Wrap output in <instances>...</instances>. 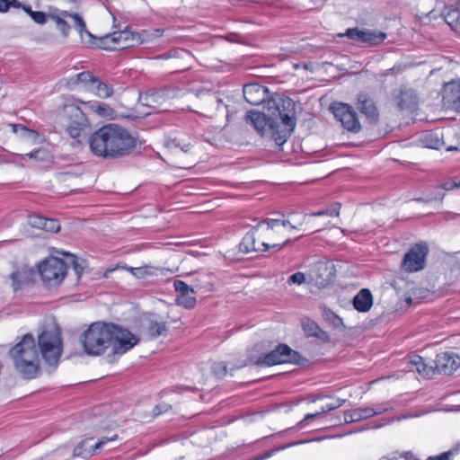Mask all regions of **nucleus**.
Wrapping results in <instances>:
<instances>
[{
	"mask_svg": "<svg viewBox=\"0 0 460 460\" xmlns=\"http://www.w3.org/2000/svg\"><path fill=\"white\" fill-rule=\"evenodd\" d=\"M245 121L261 137H269L281 146L296 125L295 102L289 97H273L265 102L262 111H247Z\"/></svg>",
	"mask_w": 460,
	"mask_h": 460,
	"instance_id": "nucleus-1",
	"label": "nucleus"
},
{
	"mask_svg": "<svg viewBox=\"0 0 460 460\" xmlns=\"http://www.w3.org/2000/svg\"><path fill=\"white\" fill-rule=\"evenodd\" d=\"M92 153L103 159H119L134 152L137 139L128 129L109 123L95 130L89 137Z\"/></svg>",
	"mask_w": 460,
	"mask_h": 460,
	"instance_id": "nucleus-2",
	"label": "nucleus"
},
{
	"mask_svg": "<svg viewBox=\"0 0 460 460\" xmlns=\"http://www.w3.org/2000/svg\"><path fill=\"white\" fill-rule=\"evenodd\" d=\"M9 355L15 369L23 378L33 379L40 375L39 351L32 334H25L21 341L10 349Z\"/></svg>",
	"mask_w": 460,
	"mask_h": 460,
	"instance_id": "nucleus-3",
	"label": "nucleus"
},
{
	"mask_svg": "<svg viewBox=\"0 0 460 460\" xmlns=\"http://www.w3.org/2000/svg\"><path fill=\"white\" fill-rule=\"evenodd\" d=\"M115 323L95 322L81 335V343L84 352L90 356H100L111 347L112 341V330Z\"/></svg>",
	"mask_w": 460,
	"mask_h": 460,
	"instance_id": "nucleus-4",
	"label": "nucleus"
},
{
	"mask_svg": "<svg viewBox=\"0 0 460 460\" xmlns=\"http://www.w3.org/2000/svg\"><path fill=\"white\" fill-rule=\"evenodd\" d=\"M38 347L44 361L56 367L63 351L61 330L58 326L45 328L38 336Z\"/></svg>",
	"mask_w": 460,
	"mask_h": 460,
	"instance_id": "nucleus-5",
	"label": "nucleus"
},
{
	"mask_svg": "<svg viewBox=\"0 0 460 460\" xmlns=\"http://www.w3.org/2000/svg\"><path fill=\"white\" fill-rule=\"evenodd\" d=\"M306 361L297 351L292 349L287 344H279L273 350L260 357L256 364L261 366H273L283 363L304 365Z\"/></svg>",
	"mask_w": 460,
	"mask_h": 460,
	"instance_id": "nucleus-6",
	"label": "nucleus"
},
{
	"mask_svg": "<svg viewBox=\"0 0 460 460\" xmlns=\"http://www.w3.org/2000/svg\"><path fill=\"white\" fill-rule=\"evenodd\" d=\"M39 273L49 287L60 284L67 271V263L57 257H49L39 264Z\"/></svg>",
	"mask_w": 460,
	"mask_h": 460,
	"instance_id": "nucleus-7",
	"label": "nucleus"
},
{
	"mask_svg": "<svg viewBox=\"0 0 460 460\" xmlns=\"http://www.w3.org/2000/svg\"><path fill=\"white\" fill-rule=\"evenodd\" d=\"M263 225V222H260L256 226L252 227L249 232L245 234L242 242L239 243V251L243 253H249L252 252H267L270 249H273L274 252L279 251L286 244L291 243L290 238H286L283 243H272L270 244L267 242H262L260 244L256 243L255 232L260 226Z\"/></svg>",
	"mask_w": 460,
	"mask_h": 460,
	"instance_id": "nucleus-8",
	"label": "nucleus"
},
{
	"mask_svg": "<svg viewBox=\"0 0 460 460\" xmlns=\"http://www.w3.org/2000/svg\"><path fill=\"white\" fill-rule=\"evenodd\" d=\"M66 111L70 119L66 127V132L71 137L77 139V142L80 143L82 138L88 133V119L85 114L77 106L66 107Z\"/></svg>",
	"mask_w": 460,
	"mask_h": 460,
	"instance_id": "nucleus-9",
	"label": "nucleus"
},
{
	"mask_svg": "<svg viewBox=\"0 0 460 460\" xmlns=\"http://www.w3.org/2000/svg\"><path fill=\"white\" fill-rule=\"evenodd\" d=\"M139 342V338L128 329L115 324L112 330L111 351L115 355H122L130 350Z\"/></svg>",
	"mask_w": 460,
	"mask_h": 460,
	"instance_id": "nucleus-10",
	"label": "nucleus"
},
{
	"mask_svg": "<svg viewBox=\"0 0 460 460\" xmlns=\"http://www.w3.org/2000/svg\"><path fill=\"white\" fill-rule=\"evenodd\" d=\"M332 113L342 127L351 133H358L361 130V125L358 114L352 106L347 103H337L332 106Z\"/></svg>",
	"mask_w": 460,
	"mask_h": 460,
	"instance_id": "nucleus-11",
	"label": "nucleus"
},
{
	"mask_svg": "<svg viewBox=\"0 0 460 460\" xmlns=\"http://www.w3.org/2000/svg\"><path fill=\"white\" fill-rule=\"evenodd\" d=\"M58 13H49V18L53 20L57 27L61 31L64 37H67L70 30V26L67 22L65 20L66 17H70L75 22V27L77 29L78 32L83 35L84 32H86L88 35H91L90 32L86 30V25L84 19L78 13H72L68 11H58Z\"/></svg>",
	"mask_w": 460,
	"mask_h": 460,
	"instance_id": "nucleus-12",
	"label": "nucleus"
},
{
	"mask_svg": "<svg viewBox=\"0 0 460 460\" xmlns=\"http://www.w3.org/2000/svg\"><path fill=\"white\" fill-rule=\"evenodd\" d=\"M117 438L116 434L111 437H102L94 445L91 444L93 440V438H84L73 448L72 456L84 459L89 458L101 450L108 442L114 441Z\"/></svg>",
	"mask_w": 460,
	"mask_h": 460,
	"instance_id": "nucleus-13",
	"label": "nucleus"
},
{
	"mask_svg": "<svg viewBox=\"0 0 460 460\" xmlns=\"http://www.w3.org/2000/svg\"><path fill=\"white\" fill-rule=\"evenodd\" d=\"M428 247L422 244L413 246L403 257L402 266L409 272H415L424 268Z\"/></svg>",
	"mask_w": 460,
	"mask_h": 460,
	"instance_id": "nucleus-14",
	"label": "nucleus"
},
{
	"mask_svg": "<svg viewBox=\"0 0 460 460\" xmlns=\"http://www.w3.org/2000/svg\"><path fill=\"white\" fill-rule=\"evenodd\" d=\"M106 39L111 40L113 43L122 44L121 48L125 49L142 44L148 40L150 36L146 31L138 33L124 30L113 32L111 35L106 36Z\"/></svg>",
	"mask_w": 460,
	"mask_h": 460,
	"instance_id": "nucleus-15",
	"label": "nucleus"
},
{
	"mask_svg": "<svg viewBox=\"0 0 460 460\" xmlns=\"http://www.w3.org/2000/svg\"><path fill=\"white\" fill-rule=\"evenodd\" d=\"M442 102L447 109L460 112V79L452 80L443 85Z\"/></svg>",
	"mask_w": 460,
	"mask_h": 460,
	"instance_id": "nucleus-16",
	"label": "nucleus"
},
{
	"mask_svg": "<svg viewBox=\"0 0 460 460\" xmlns=\"http://www.w3.org/2000/svg\"><path fill=\"white\" fill-rule=\"evenodd\" d=\"M460 366V358L453 352H441L434 360L435 373L451 375Z\"/></svg>",
	"mask_w": 460,
	"mask_h": 460,
	"instance_id": "nucleus-17",
	"label": "nucleus"
},
{
	"mask_svg": "<svg viewBox=\"0 0 460 460\" xmlns=\"http://www.w3.org/2000/svg\"><path fill=\"white\" fill-rule=\"evenodd\" d=\"M357 109L365 115L370 123H376L379 112L374 100L366 93H359L357 97Z\"/></svg>",
	"mask_w": 460,
	"mask_h": 460,
	"instance_id": "nucleus-18",
	"label": "nucleus"
},
{
	"mask_svg": "<svg viewBox=\"0 0 460 460\" xmlns=\"http://www.w3.org/2000/svg\"><path fill=\"white\" fill-rule=\"evenodd\" d=\"M35 275V270L27 265H22L17 268L9 275V279L12 280L11 286L13 291H17L21 289L23 285L33 281Z\"/></svg>",
	"mask_w": 460,
	"mask_h": 460,
	"instance_id": "nucleus-19",
	"label": "nucleus"
},
{
	"mask_svg": "<svg viewBox=\"0 0 460 460\" xmlns=\"http://www.w3.org/2000/svg\"><path fill=\"white\" fill-rule=\"evenodd\" d=\"M267 88L258 84H248L243 86V97L252 105L262 103L267 96Z\"/></svg>",
	"mask_w": 460,
	"mask_h": 460,
	"instance_id": "nucleus-20",
	"label": "nucleus"
},
{
	"mask_svg": "<svg viewBox=\"0 0 460 460\" xmlns=\"http://www.w3.org/2000/svg\"><path fill=\"white\" fill-rule=\"evenodd\" d=\"M301 325L305 335L307 338L314 337L323 342H328L330 341L329 334L322 330L318 323L310 318H303L301 320Z\"/></svg>",
	"mask_w": 460,
	"mask_h": 460,
	"instance_id": "nucleus-21",
	"label": "nucleus"
},
{
	"mask_svg": "<svg viewBox=\"0 0 460 460\" xmlns=\"http://www.w3.org/2000/svg\"><path fill=\"white\" fill-rule=\"evenodd\" d=\"M372 305L373 296L367 288L361 289L353 298V306L358 312L366 313L369 311Z\"/></svg>",
	"mask_w": 460,
	"mask_h": 460,
	"instance_id": "nucleus-22",
	"label": "nucleus"
},
{
	"mask_svg": "<svg viewBox=\"0 0 460 460\" xmlns=\"http://www.w3.org/2000/svg\"><path fill=\"white\" fill-rule=\"evenodd\" d=\"M407 364L411 370L415 367L416 371L423 376L429 377L435 374L434 366L427 364L424 358L419 355L412 356Z\"/></svg>",
	"mask_w": 460,
	"mask_h": 460,
	"instance_id": "nucleus-23",
	"label": "nucleus"
},
{
	"mask_svg": "<svg viewBox=\"0 0 460 460\" xmlns=\"http://www.w3.org/2000/svg\"><path fill=\"white\" fill-rule=\"evenodd\" d=\"M146 332L150 339L155 340L160 336L167 335L168 327L164 321H159L155 318H149L146 320Z\"/></svg>",
	"mask_w": 460,
	"mask_h": 460,
	"instance_id": "nucleus-24",
	"label": "nucleus"
},
{
	"mask_svg": "<svg viewBox=\"0 0 460 460\" xmlns=\"http://www.w3.org/2000/svg\"><path fill=\"white\" fill-rule=\"evenodd\" d=\"M441 16L447 24L455 31H460V10L453 5H446Z\"/></svg>",
	"mask_w": 460,
	"mask_h": 460,
	"instance_id": "nucleus-25",
	"label": "nucleus"
},
{
	"mask_svg": "<svg viewBox=\"0 0 460 460\" xmlns=\"http://www.w3.org/2000/svg\"><path fill=\"white\" fill-rule=\"evenodd\" d=\"M332 269L328 262H318L315 265L314 281L320 287L327 286L332 280Z\"/></svg>",
	"mask_w": 460,
	"mask_h": 460,
	"instance_id": "nucleus-26",
	"label": "nucleus"
},
{
	"mask_svg": "<svg viewBox=\"0 0 460 460\" xmlns=\"http://www.w3.org/2000/svg\"><path fill=\"white\" fill-rule=\"evenodd\" d=\"M386 39L385 32H376L367 29H362L360 31L359 43H367L371 46H376L382 43Z\"/></svg>",
	"mask_w": 460,
	"mask_h": 460,
	"instance_id": "nucleus-27",
	"label": "nucleus"
},
{
	"mask_svg": "<svg viewBox=\"0 0 460 460\" xmlns=\"http://www.w3.org/2000/svg\"><path fill=\"white\" fill-rule=\"evenodd\" d=\"M192 287L194 288L195 292L197 290L204 292L212 291V277L208 273H199L193 279Z\"/></svg>",
	"mask_w": 460,
	"mask_h": 460,
	"instance_id": "nucleus-28",
	"label": "nucleus"
},
{
	"mask_svg": "<svg viewBox=\"0 0 460 460\" xmlns=\"http://www.w3.org/2000/svg\"><path fill=\"white\" fill-rule=\"evenodd\" d=\"M263 224L267 225V230L269 231V235H270L273 232H277L278 234H280L284 232L287 226H289L290 228H295L294 226L290 224L288 220H281V219H275V218H267L262 221Z\"/></svg>",
	"mask_w": 460,
	"mask_h": 460,
	"instance_id": "nucleus-29",
	"label": "nucleus"
},
{
	"mask_svg": "<svg viewBox=\"0 0 460 460\" xmlns=\"http://www.w3.org/2000/svg\"><path fill=\"white\" fill-rule=\"evenodd\" d=\"M92 90L94 91L98 97L103 99L109 98L114 93V89L111 84L100 81L98 78L95 84L92 87Z\"/></svg>",
	"mask_w": 460,
	"mask_h": 460,
	"instance_id": "nucleus-30",
	"label": "nucleus"
},
{
	"mask_svg": "<svg viewBox=\"0 0 460 460\" xmlns=\"http://www.w3.org/2000/svg\"><path fill=\"white\" fill-rule=\"evenodd\" d=\"M323 316L325 321H327L331 325H332V327L336 329L343 326L342 319L329 308L323 309Z\"/></svg>",
	"mask_w": 460,
	"mask_h": 460,
	"instance_id": "nucleus-31",
	"label": "nucleus"
},
{
	"mask_svg": "<svg viewBox=\"0 0 460 460\" xmlns=\"http://www.w3.org/2000/svg\"><path fill=\"white\" fill-rule=\"evenodd\" d=\"M175 302L178 305H181L186 309H192L197 304L196 297L192 293H188L183 296H177Z\"/></svg>",
	"mask_w": 460,
	"mask_h": 460,
	"instance_id": "nucleus-32",
	"label": "nucleus"
},
{
	"mask_svg": "<svg viewBox=\"0 0 460 460\" xmlns=\"http://www.w3.org/2000/svg\"><path fill=\"white\" fill-rule=\"evenodd\" d=\"M75 82L90 84L92 88L95 84V82H97V77H95L90 71H84L75 75Z\"/></svg>",
	"mask_w": 460,
	"mask_h": 460,
	"instance_id": "nucleus-33",
	"label": "nucleus"
},
{
	"mask_svg": "<svg viewBox=\"0 0 460 460\" xmlns=\"http://www.w3.org/2000/svg\"><path fill=\"white\" fill-rule=\"evenodd\" d=\"M173 288H174L175 291L178 293L177 296H183L188 293H192V294L195 293V290H194V288L192 287V285L190 286L182 280H179V279L174 280Z\"/></svg>",
	"mask_w": 460,
	"mask_h": 460,
	"instance_id": "nucleus-34",
	"label": "nucleus"
},
{
	"mask_svg": "<svg viewBox=\"0 0 460 460\" xmlns=\"http://www.w3.org/2000/svg\"><path fill=\"white\" fill-rule=\"evenodd\" d=\"M363 420L359 408L344 411V421L346 423L356 422Z\"/></svg>",
	"mask_w": 460,
	"mask_h": 460,
	"instance_id": "nucleus-35",
	"label": "nucleus"
},
{
	"mask_svg": "<svg viewBox=\"0 0 460 460\" xmlns=\"http://www.w3.org/2000/svg\"><path fill=\"white\" fill-rule=\"evenodd\" d=\"M13 131L20 134L22 137L27 138H34L37 137V132L34 130L28 129L25 126L21 124L13 125Z\"/></svg>",
	"mask_w": 460,
	"mask_h": 460,
	"instance_id": "nucleus-36",
	"label": "nucleus"
},
{
	"mask_svg": "<svg viewBox=\"0 0 460 460\" xmlns=\"http://www.w3.org/2000/svg\"><path fill=\"white\" fill-rule=\"evenodd\" d=\"M59 229H60V224H59L58 220L54 219V218L45 217L42 230L47 231V232L56 233L58 231H59Z\"/></svg>",
	"mask_w": 460,
	"mask_h": 460,
	"instance_id": "nucleus-37",
	"label": "nucleus"
},
{
	"mask_svg": "<svg viewBox=\"0 0 460 460\" xmlns=\"http://www.w3.org/2000/svg\"><path fill=\"white\" fill-rule=\"evenodd\" d=\"M360 31L361 30L355 27V28H349L346 30L344 33H339V37H347L349 40H352L358 43H359L360 40Z\"/></svg>",
	"mask_w": 460,
	"mask_h": 460,
	"instance_id": "nucleus-38",
	"label": "nucleus"
},
{
	"mask_svg": "<svg viewBox=\"0 0 460 460\" xmlns=\"http://www.w3.org/2000/svg\"><path fill=\"white\" fill-rule=\"evenodd\" d=\"M212 372L217 378H223L227 374V366L224 362H216L212 366Z\"/></svg>",
	"mask_w": 460,
	"mask_h": 460,
	"instance_id": "nucleus-39",
	"label": "nucleus"
},
{
	"mask_svg": "<svg viewBox=\"0 0 460 460\" xmlns=\"http://www.w3.org/2000/svg\"><path fill=\"white\" fill-rule=\"evenodd\" d=\"M22 3L19 0H0V13H7L11 7L20 8Z\"/></svg>",
	"mask_w": 460,
	"mask_h": 460,
	"instance_id": "nucleus-40",
	"label": "nucleus"
},
{
	"mask_svg": "<svg viewBox=\"0 0 460 460\" xmlns=\"http://www.w3.org/2000/svg\"><path fill=\"white\" fill-rule=\"evenodd\" d=\"M426 141L429 148L438 149L441 146V141L437 133H428Z\"/></svg>",
	"mask_w": 460,
	"mask_h": 460,
	"instance_id": "nucleus-41",
	"label": "nucleus"
},
{
	"mask_svg": "<svg viewBox=\"0 0 460 460\" xmlns=\"http://www.w3.org/2000/svg\"><path fill=\"white\" fill-rule=\"evenodd\" d=\"M345 402H346V400L338 398V399H335L332 402L325 404L324 406H323L321 408V411H320L321 415L325 412H328V411H331L340 408L341 406H342L344 404Z\"/></svg>",
	"mask_w": 460,
	"mask_h": 460,
	"instance_id": "nucleus-42",
	"label": "nucleus"
},
{
	"mask_svg": "<svg viewBox=\"0 0 460 460\" xmlns=\"http://www.w3.org/2000/svg\"><path fill=\"white\" fill-rule=\"evenodd\" d=\"M456 188H460V176H455L446 181L441 186V189L447 191L452 190Z\"/></svg>",
	"mask_w": 460,
	"mask_h": 460,
	"instance_id": "nucleus-43",
	"label": "nucleus"
},
{
	"mask_svg": "<svg viewBox=\"0 0 460 460\" xmlns=\"http://www.w3.org/2000/svg\"><path fill=\"white\" fill-rule=\"evenodd\" d=\"M45 217L40 215H31L28 217V223L31 226L42 229Z\"/></svg>",
	"mask_w": 460,
	"mask_h": 460,
	"instance_id": "nucleus-44",
	"label": "nucleus"
},
{
	"mask_svg": "<svg viewBox=\"0 0 460 460\" xmlns=\"http://www.w3.org/2000/svg\"><path fill=\"white\" fill-rule=\"evenodd\" d=\"M49 14H46L44 12L40 11H34V13H31V19L34 22L43 25L47 22Z\"/></svg>",
	"mask_w": 460,
	"mask_h": 460,
	"instance_id": "nucleus-45",
	"label": "nucleus"
},
{
	"mask_svg": "<svg viewBox=\"0 0 460 460\" xmlns=\"http://www.w3.org/2000/svg\"><path fill=\"white\" fill-rule=\"evenodd\" d=\"M64 255H66L68 258L69 263L72 264L75 273L80 276L83 271V268L80 266V264L77 261L76 257L69 252H64Z\"/></svg>",
	"mask_w": 460,
	"mask_h": 460,
	"instance_id": "nucleus-46",
	"label": "nucleus"
},
{
	"mask_svg": "<svg viewBox=\"0 0 460 460\" xmlns=\"http://www.w3.org/2000/svg\"><path fill=\"white\" fill-rule=\"evenodd\" d=\"M288 284L301 285L305 282V276L303 272H296L288 278Z\"/></svg>",
	"mask_w": 460,
	"mask_h": 460,
	"instance_id": "nucleus-47",
	"label": "nucleus"
},
{
	"mask_svg": "<svg viewBox=\"0 0 460 460\" xmlns=\"http://www.w3.org/2000/svg\"><path fill=\"white\" fill-rule=\"evenodd\" d=\"M439 189H440L439 187H437L438 193L434 196H427L426 198H418V199H415V200L419 201V202H426V203L431 202V201L437 200V199L441 200L445 194L443 192H441Z\"/></svg>",
	"mask_w": 460,
	"mask_h": 460,
	"instance_id": "nucleus-48",
	"label": "nucleus"
},
{
	"mask_svg": "<svg viewBox=\"0 0 460 460\" xmlns=\"http://www.w3.org/2000/svg\"><path fill=\"white\" fill-rule=\"evenodd\" d=\"M453 456L452 451L444 452L438 456H429L427 460H450Z\"/></svg>",
	"mask_w": 460,
	"mask_h": 460,
	"instance_id": "nucleus-49",
	"label": "nucleus"
},
{
	"mask_svg": "<svg viewBox=\"0 0 460 460\" xmlns=\"http://www.w3.org/2000/svg\"><path fill=\"white\" fill-rule=\"evenodd\" d=\"M340 207L341 205L339 203H335L331 208L325 209L326 215L331 217L339 216Z\"/></svg>",
	"mask_w": 460,
	"mask_h": 460,
	"instance_id": "nucleus-50",
	"label": "nucleus"
},
{
	"mask_svg": "<svg viewBox=\"0 0 460 460\" xmlns=\"http://www.w3.org/2000/svg\"><path fill=\"white\" fill-rule=\"evenodd\" d=\"M359 409L361 411L363 420L376 415V411H374V408L366 407V408H359Z\"/></svg>",
	"mask_w": 460,
	"mask_h": 460,
	"instance_id": "nucleus-51",
	"label": "nucleus"
},
{
	"mask_svg": "<svg viewBox=\"0 0 460 460\" xmlns=\"http://www.w3.org/2000/svg\"><path fill=\"white\" fill-rule=\"evenodd\" d=\"M74 177H75V174L73 172H60L58 175V181H63V182L68 181L69 180H71Z\"/></svg>",
	"mask_w": 460,
	"mask_h": 460,
	"instance_id": "nucleus-52",
	"label": "nucleus"
},
{
	"mask_svg": "<svg viewBox=\"0 0 460 460\" xmlns=\"http://www.w3.org/2000/svg\"><path fill=\"white\" fill-rule=\"evenodd\" d=\"M170 408H171V406L169 404H166V403L158 404L154 409V412H155V415H159V414H161L163 412L167 411Z\"/></svg>",
	"mask_w": 460,
	"mask_h": 460,
	"instance_id": "nucleus-53",
	"label": "nucleus"
},
{
	"mask_svg": "<svg viewBox=\"0 0 460 460\" xmlns=\"http://www.w3.org/2000/svg\"><path fill=\"white\" fill-rule=\"evenodd\" d=\"M108 110H110L109 105L105 103H99L95 111L98 114L104 116L107 114Z\"/></svg>",
	"mask_w": 460,
	"mask_h": 460,
	"instance_id": "nucleus-54",
	"label": "nucleus"
},
{
	"mask_svg": "<svg viewBox=\"0 0 460 460\" xmlns=\"http://www.w3.org/2000/svg\"><path fill=\"white\" fill-rule=\"evenodd\" d=\"M320 415H321V412H320V411H317V412H315V413H307V414L304 417V419H303V420L298 423V426H299L300 428H302V427L304 426V423H305V421H307V420H312V419H314V418H316V417H318V416H320Z\"/></svg>",
	"mask_w": 460,
	"mask_h": 460,
	"instance_id": "nucleus-55",
	"label": "nucleus"
},
{
	"mask_svg": "<svg viewBox=\"0 0 460 460\" xmlns=\"http://www.w3.org/2000/svg\"><path fill=\"white\" fill-rule=\"evenodd\" d=\"M41 153H44V151L40 150V149H37L33 152L26 154L25 155L28 156L29 158H39L40 154H41Z\"/></svg>",
	"mask_w": 460,
	"mask_h": 460,
	"instance_id": "nucleus-56",
	"label": "nucleus"
},
{
	"mask_svg": "<svg viewBox=\"0 0 460 460\" xmlns=\"http://www.w3.org/2000/svg\"><path fill=\"white\" fill-rule=\"evenodd\" d=\"M69 452H70V447L66 445V446L57 449L56 454L59 456V455H64L65 453H69Z\"/></svg>",
	"mask_w": 460,
	"mask_h": 460,
	"instance_id": "nucleus-57",
	"label": "nucleus"
},
{
	"mask_svg": "<svg viewBox=\"0 0 460 460\" xmlns=\"http://www.w3.org/2000/svg\"><path fill=\"white\" fill-rule=\"evenodd\" d=\"M30 17H31V13H34V11L31 9L30 5L22 4V6H20Z\"/></svg>",
	"mask_w": 460,
	"mask_h": 460,
	"instance_id": "nucleus-58",
	"label": "nucleus"
},
{
	"mask_svg": "<svg viewBox=\"0 0 460 460\" xmlns=\"http://www.w3.org/2000/svg\"><path fill=\"white\" fill-rule=\"evenodd\" d=\"M281 234L282 233H280V234ZM277 234L279 235V234H278L277 232H273L270 235H269V231L267 230V239L270 242H273L278 239L276 238Z\"/></svg>",
	"mask_w": 460,
	"mask_h": 460,
	"instance_id": "nucleus-59",
	"label": "nucleus"
},
{
	"mask_svg": "<svg viewBox=\"0 0 460 460\" xmlns=\"http://www.w3.org/2000/svg\"><path fill=\"white\" fill-rule=\"evenodd\" d=\"M387 409L385 407H383L382 405L377 406L376 408H374V411H376V415L381 414L382 412L385 411Z\"/></svg>",
	"mask_w": 460,
	"mask_h": 460,
	"instance_id": "nucleus-60",
	"label": "nucleus"
},
{
	"mask_svg": "<svg viewBox=\"0 0 460 460\" xmlns=\"http://www.w3.org/2000/svg\"><path fill=\"white\" fill-rule=\"evenodd\" d=\"M323 215H326L325 209L320 210V211H317V212H313L309 216H311V217H320V216H323Z\"/></svg>",
	"mask_w": 460,
	"mask_h": 460,
	"instance_id": "nucleus-61",
	"label": "nucleus"
},
{
	"mask_svg": "<svg viewBox=\"0 0 460 460\" xmlns=\"http://www.w3.org/2000/svg\"><path fill=\"white\" fill-rule=\"evenodd\" d=\"M143 270L142 268H130V271L134 274V275H137L138 272H141Z\"/></svg>",
	"mask_w": 460,
	"mask_h": 460,
	"instance_id": "nucleus-62",
	"label": "nucleus"
},
{
	"mask_svg": "<svg viewBox=\"0 0 460 460\" xmlns=\"http://www.w3.org/2000/svg\"><path fill=\"white\" fill-rule=\"evenodd\" d=\"M180 147L185 153L189 152V150H190V145L189 144L188 145H184V146H180Z\"/></svg>",
	"mask_w": 460,
	"mask_h": 460,
	"instance_id": "nucleus-63",
	"label": "nucleus"
},
{
	"mask_svg": "<svg viewBox=\"0 0 460 460\" xmlns=\"http://www.w3.org/2000/svg\"><path fill=\"white\" fill-rule=\"evenodd\" d=\"M405 457L408 460H412L411 458L413 457V456H412V454L411 452H407V453H405Z\"/></svg>",
	"mask_w": 460,
	"mask_h": 460,
	"instance_id": "nucleus-64",
	"label": "nucleus"
}]
</instances>
